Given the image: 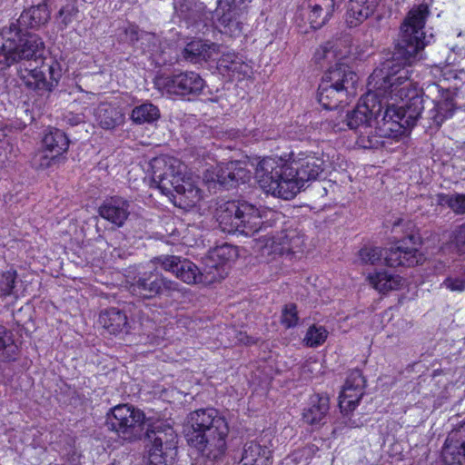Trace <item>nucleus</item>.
<instances>
[{"label": "nucleus", "mask_w": 465, "mask_h": 465, "mask_svg": "<svg viewBox=\"0 0 465 465\" xmlns=\"http://www.w3.org/2000/svg\"><path fill=\"white\" fill-rule=\"evenodd\" d=\"M115 410H116V407L111 408V409H110V411H109V412H110V413H114Z\"/></svg>", "instance_id": "nucleus-56"}, {"label": "nucleus", "mask_w": 465, "mask_h": 465, "mask_svg": "<svg viewBox=\"0 0 465 465\" xmlns=\"http://www.w3.org/2000/svg\"><path fill=\"white\" fill-rule=\"evenodd\" d=\"M307 18L313 29L323 26L331 17L334 9V0H307L305 3Z\"/></svg>", "instance_id": "nucleus-20"}, {"label": "nucleus", "mask_w": 465, "mask_h": 465, "mask_svg": "<svg viewBox=\"0 0 465 465\" xmlns=\"http://www.w3.org/2000/svg\"><path fill=\"white\" fill-rule=\"evenodd\" d=\"M99 213L103 218L106 219L107 221H110L112 223H114L116 220L115 202L114 200H111L109 203H104L99 208Z\"/></svg>", "instance_id": "nucleus-47"}, {"label": "nucleus", "mask_w": 465, "mask_h": 465, "mask_svg": "<svg viewBox=\"0 0 465 465\" xmlns=\"http://www.w3.org/2000/svg\"><path fill=\"white\" fill-rule=\"evenodd\" d=\"M323 164L324 161L315 153H292L289 161L266 157L257 164L255 177L266 193L290 200L306 182L318 178Z\"/></svg>", "instance_id": "nucleus-2"}, {"label": "nucleus", "mask_w": 465, "mask_h": 465, "mask_svg": "<svg viewBox=\"0 0 465 465\" xmlns=\"http://www.w3.org/2000/svg\"><path fill=\"white\" fill-rule=\"evenodd\" d=\"M383 256V251L380 247L364 246L359 251V259L364 264L375 265L381 261Z\"/></svg>", "instance_id": "nucleus-39"}, {"label": "nucleus", "mask_w": 465, "mask_h": 465, "mask_svg": "<svg viewBox=\"0 0 465 465\" xmlns=\"http://www.w3.org/2000/svg\"><path fill=\"white\" fill-rule=\"evenodd\" d=\"M380 100L383 104L382 110L385 108V111L380 114L381 119L379 120L380 124H377L380 132L379 139L381 136L390 135L392 131H397L396 128L400 127V121L405 116V105L395 106L397 103L394 102L390 105L383 98L380 97Z\"/></svg>", "instance_id": "nucleus-21"}, {"label": "nucleus", "mask_w": 465, "mask_h": 465, "mask_svg": "<svg viewBox=\"0 0 465 465\" xmlns=\"http://www.w3.org/2000/svg\"><path fill=\"white\" fill-rule=\"evenodd\" d=\"M380 100L383 104L382 110L385 108V111L380 114L381 119L379 120L380 124H377L380 132L379 139L381 136L390 135L392 131H397L396 128L400 127V121L405 116V105L395 106L397 103L394 102L390 105L383 98L380 97Z\"/></svg>", "instance_id": "nucleus-22"}, {"label": "nucleus", "mask_w": 465, "mask_h": 465, "mask_svg": "<svg viewBox=\"0 0 465 465\" xmlns=\"http://www.w3.org/2000/svg\"><path fill=\"white\" fill-rule=\"evenodd\" d=\"M117 320H118V326L123 322V325L124 327L121 329V331H124L125 334L129 333V331L131 329V324L130 322L127 321V317L125 314H123L121 313L119 311H118V317H117Z\"/></svg>", "instance_id": "nucleus-53"}, {"label": "nucleus", "mask_w": 465, "mask_h": 465, "mask_svg": "<svg viewBox=\"0 0 465 465\" xmlns=\"http://www.w3.org/2000/svg\"><path fill=\"white\" fill-rule=\"evenodd\" d=\"M5 136V134H4V131L2 128H0V140L2 139V137Z\"/></svg>", "instance_id": "nucleus-55"}, {"label": "nucleus", "mask_w": 465, "mask_h": 465, "mask_svg": "<svg viewBox=\"0 0 465 465\" xmlns=\"http://www.w3.org/2000/svg\"><path fill=\"white\" fill-rule=\"evenodd\" d=\"M49 19L50 11L47 5L40 4L24 11L18 19V23L31 28H38L45 25Z\"/></svg>", "instance_id": "nucleus-28"}, {"label": "nucleus", "mask_w": 465, "mask_h": 465, "mask_svg": "<svg viewBox=\"0 0 465 465\" xmlns=\"http://www.w3.org/2000/svg\"><path fill=\"white\" fill-rule=\"evenodd\" d=\"M237 256V248L231 244L224 243L211 250L203 258V264H206L207 270H210L211 272L213 273L216 282L224 278L227 274V263L236 259Z\"/></svg>", "instance_id": "nucleus-18"}, {"label": "nucleus", "mask_w": 465, "mask_h": 465, "mask_svg": "<svg viewBox=\"0 0 465 465\" xmlns=\"http://www.w3.org/2000/svg\"><path fill=\"white\" fill-rule=\"evenodd\" d=\"M416 242L413 235L410 236L408 241L403 240L384 252L385 264L391 267L417 265L421 255L415 247Z\"/></svg>", "instance_id": "nucleus-17"}, {"label": "nucleus", "mask_w": 465, "mask_h": 465, "mask_svg": "<svg viewBox=\"0 0 465 465\" xmlns=\"http://www.w3.org/2000/svg\"><path fill=\"white\" fill-rule=\"evenodd\" d=\"M148 51H153V47L150 45H148Z\"/></svg>", "instance_id": "nucleus-57"}, {"label": "nucleus", "mask_w": 465, "mask_h": 465, "mask_svg": "<svg viewBox=\"0 0 465 465\" xmlns=\"http://www.w3.org/2000/svg\"><path fill=\"white\" fill-rule=\"evenodd\" d=\"M69 139L59 129H52L46 133L42 141V147L64 160V154L69 147Z\"/></svg>", "instance_id": "nucleus-27"}, {"label": "nucleus", "mask_w": 465, "mask_h": 465, "mask_svg": "<svg viewBox=\"0 0 465 465\" xmlns=\"http://www.w3.org/2000/svg\"><path fill=\"white\" fill-rule=\"evenodd\" d=\"M148 465H173L177 455L178 436L163 420L148 425L145 431Z\"/></svg>", "instance_id": "nucleus-7"}, {"label": "nucleus", "mask_w": 465, "mask_h": 465, "mask_svg": "<svg viewBox=\"0 0 465 465\" xmlns=\"http://www.w3.org/2000/svg\"><path fill=\"white\" fill-rule=\"evenodd\" d=\"M258 244L262 255H290L302 251L303 239L295 231L282 232L277 236H262Z\"/></svg>", "instance_id": "nucleus-15"}, {"label": "nucleus", "mask_w": 465, "mask_h": 465, "mask_svg": "<svg viewBox=\"0 0 465 465\" xmlns=\"http://www.w3.org/2000/svg\"><path fill=\"white\" fill-rule=\"evenodd\" d=\"M357 74L346 64H337L324 74L318 88V101L326 109H335L350 90H354Z\"/></svg>", "instance_id": "nucleus-8"}, {"label": "nucleus", "mask_w": 465, "mask_h": 465, "mask_svg": "<svg viewBox=\"0 0 465 465\" xmlns=\"http://www.w3.org/2000/svg\"><path fill=\"white\" fill-rule=\"evenodd\" d=\"M154 262L167 272H173L177 278L188 284L203 282L210 284L215 282V276L207 270L206 264L199 269L195 263L188 259L175 255H162L154 259Z\"/></svg>", "instance_id": "nucleus-11"}, {"label": "nucleus", "mask_w": 465, "mask_h": 465, "mask_svg": "<svg viewBox=\"0 0 465 465\" xmlns=\"http://www.w3.org/2000/svg\"><path fill=\"white\" fill-rule=\"evenodd\" d=\"M124 287L133 295L144 299H151L157 295H171L172 292L179 290V284L171 281L156 270L137 272L135 267H131L124 273Z\"/></svg>", "instance_id": "nucleus-9"}, {"label": "nucleus", "mask_w": 465, "mask_h": 465, "mask_svg": "<svg viewBox=\"0 0 465 465\" xmlns=\"http://www.w3.org/2000/svg\"><path fill=\"white\" fill-rule=\"evenodd\" d=\"M17 273L15 271H8L2 274L0 278V298L3 300L6 297H18L17 290L15 289V280Z\"/></svg>", "instance_id": "nucleus-36"}, {"label": "nucleus", "mask_w": 465, "mask_h": 465, "mask_svg": "<svg viewBox=\"0 0 465 465\" xmlns=\"http://www.w3.org/2000/svg\"><path fill=\"white\" fill-rule=\"evenodd\" d=\"M152 183L173 203L186 208L194 205L201 199V191L183 174V165L173 157L162 155L150 162Z\"/></svg>", "instance_id": "nucleus-4"}, {"label": "nucleus", "mask_w": 465, "mask_h": 465, "mask_svg": "<svg viewBox=\"0 0 465 465\" xmlns=\"http://www.w3.org/2000/svg\"><path fill=\"white\" fill-rule=\"evenodd\" d=\"M216 220L221 230L227 233L252 235L262 224L258 208L245 201H228L216 209Z\"/></svg>", "instance_id": "nucleus-6"}, {"label": "nucleus", "mask_w": 465, "mask_h": 465, "mask_svg": "<svg viewBox=\"0 0 465 465\" xmlns=\"http://www.w3.org/2000/svg\"><path fill=\"white\" fill-rule=\"evenodd\" d=\"M125 34L129 35V38L132 42L141 39L142 41L148 42V44H152L153 46L156 45L157 38L155 35L150 33H142L140 35L138 28L134 25H132L126 29Z\"/></svg>", "instance_id": "nucleus-45"}, {"label": "nucleus", "mask_w": 465, "mask_h": 465, "mask_svg": "<svg viewBox=\"0 0 465 465\" xmlns=\"http://www.w3.org/2000/svg\"><path fill=\"white\" fill-rule=\"evenodd\" d=\"M78 10L74 5H66L59 11V16L62 18L64 26L72 22Z\"/></svg>", "instance_id": "nucleus-50"}, {"label": "nucleus", "mask_w": 465, "mask_h": 465, "mask_svg": "<svg viewBox=\"0 0 465 465\" xmlns=\"http://www.w3.org/2000/svg\"><path fill=\"white\" fill-rule=\"evenodd\" d=\"M350 389L351 390L347 391V393H345V388H343L339 397L340 408L341 411L346 413L353 411L357 407L362 397V395L356 396V391H352L353 388Z\"/></svg>", "instance_id": "nucleus-40"}, {"label": "nucleus", "mask_w": 465, "mask_h": 465, "mask_svg": "<svg viewBox=\"0 0 465 465\" xmlns=\"http://www.w3.org/2000/svg\"><path fill=\"white\" fill-rule=\"evenodd\" d=\"M44 43L36 35H25L15 38L0 37V64L10 66L21 60L35 59L41 56Z\"/></svg>", "instance_id": "nucleus-10"}, {"label": "nucleus", "mask_w": 465, "mask_h": 465, "mask_svg": "<svg viewBox=\"0 0 465 465\" xmlns=\"http://www.w3.org/2000/svg\"><path fill=\"white\" fill-rule=\"evenodd\" d=\"M370 283L380 292H388L391 290H397L402 283V279L399 275L389 274L386 272H379L374 274H370Z\"/></svg>", "instance_id": "nucleus-31"}, {"label": "nucleus", "mask_w": 465, "mask_h": 465, "mask_svg": "<svg viewBox=\"0 0 465 465\" xmlns=\"http://www.w3.org/2000/svg\"><path fill=\"white\" fill-rule=\"evenodd\" d=\"M45 71L48 72L49 78L47 79V84L50 85V91L57 84L60 77H61V70L59 68V64L57 63H53L48 65L46 68L45 67Z\"/></svg>", "instance_id": "nucleus-48"}, {"label": "nucleus", "mask_w": 465, "mask_h": 465, "mask_svg": "<svg viewBox=\"0 0 465 465\" xmlns=\"http://www.w3.org/2000/svg\"><path fill=\"white\" fill-rule=\"evenodd\" d=\"M111 314L114 315V312H104L99 315V324L103 326L104 329L108 330L110 333H114V326L113 322V319L111 318Z\"/></svg>", "instance_id": "nucleus-51"}, {"label": "nucleus", "mask_w": 465, "mask_h": 465, "mask_svg": "<svg viewBox=\"0 0 465 465\" xmlns=\"http://www.w3.org/2000/svg\"><path fill=\"white\" fill-rule=\"evenodd\" d=\"M191 25L194 26L196 32H201L216 17L218 22L225 28L234 23L235 13L232 9L230 0H219L218 6L214 13L206 9L203 3H195L187 8V13L183 15Z\"/></svg>", "instance_id": "nucleus-12"}, {"label": "nucleus", "mask_w": 465, "mask_h": 465, "mask_svg": "<svg viewBox=\"0 0 465 465\" xmlns=\"http://www.w3.org/2000/svg\"><path fill=\"white\" fill-rule=\"evenodd\" d=\"M114 110L113 107H108L105 104H102L98 107L96 112L97 119L99 120L100 125L104 129H113L115 126V119L114 117Z\"/></svg>", "instance_id": "nucleus-42"}, {"label": "nucleus", "mask_w": 465, "mask_h": 465, "mask_svg": "<svg viewBox=\"0 0 465 465\" xmlns=\"http://www.w3.org/2000/svg\"><path fill=\"white\" fill-rule=\"evenodd\" d=\"M430 10L427 5H414L408 13L401 27V36L391 61H386L382 67L374 70L369 77L368 85L380 95L388 94L394 103L420 102V90L410 78V71L405 65H411L419 53L429 44L423 31Z\"/></svg>", "instance_id": "nucleus-1"}, {"label": "nucleus", "mask_w": 465, "mask_h": 465, "mask_svg": "<svg viewBox=\"0 0 465 465\" xmlns=\"http://www.w3.org/2000/svg\"><path fill=\"white\" fill-rule=\"evenodd\" d=\"M160 116V110L152 103H144L134 107L131 114V119L138 124H153Z\"/></svg>", "instance_id": "nucleus-32"}, {"label": "nucleus", "mask_w": 465, "mask_h": 465, "mask_svg": "<svg viewBox=\"0 0 465 465\" xmlns=\"http://www.w3.org/2000/svg\"><path fill=\"white\" fill-rule=\"evenodd\" d=\"M381 0H351L346 14L350 27H355L374 14Z\"/></svg>", "instance_id": "nucleus-24"}, {"label": "nucleus", "mask_w": 465, "mask_h": 465, "mask_svg": "<svg viewBox=\"0 0 465 465\" xmlns=\"http://www.w3.org/2000/svg\"><path fill=\"white\" fill-rule=\"evenodd\" d=\"M247 163L231 161L221 163L212 169H207L203 174V181L207 183H219L229 189L238 183H245L251 179V171Z\"/></svg>", "instance_id": "nucleus-13"}, {"label": "nucleus", "mask_w": 465, "mask_h": 465, "mask_svg": "<svg viewBox=\"0 0 465 465\" xmlns=\"http://www.w3.org/2000/svg\"><path fill=\"white\" fill-rule=\"evenodd\" d=\"M329 409L330 399L327 394H313L303 410L302 420L309 425L320 424L325 419Z\"/></svg>", "instance_id": "nucleus-23"}, {"label": "nucleus", "mask_w": 465, "mask_h": 465, "mask_svg": "<svg viewBox=\"0 0 465 465\" xmlns=\"http://www.w3.org/2000/svg\"><path fill=\"white\" fill-rule=\"evenodd\" d=\"M266 453L260 444L250 441L247 442L242 450L240 465H257V461Z\"/></svg>", "instance_id": "nucleus-34"}, {"label": "nucleus", "mask_w": 465, "mask_h": 465, "mask_svg": "<svg viewBox=\"0 0 465 465\" xmlns=\"http://www.w3.org/2000/svg\"><path fill=\"white\" fill-rule=\"evenodd\" d=\"M44 69L45 66L21 69L20 75L25 84L33 89L50 91V85L47 84V77Z\"/></svg>", "instance_id": "nucleus-29"}, {"label": "nucleus", "mask_w": 465, "mask_h": 465, "mask_svg": "<svg viewBox=\"0 0 465 465\" xmlns=\"http://www.w3.org/2000/svg\"><path fill=\"white\" fill-rule=\"evenodd\" d=\"M438 203L448 206L456 214H465V194L464 193H440Z\"/></svg>", "instance_id": "nucleus-35"}, {"label": "nucleus", "mask_w": 465, "mask_h": 465, "mask_svg": "<svg viewBox=\"0 0 465 465\" xmlns=\"http://www.w3.org/2000/svg\"><path fill=\"white\" fill-rule=\"evenodd\" d=\"M228 434V423L215 409H199L187 417V442L209 460H220L225 455Z\"/></svg>", "instance_id": "nucleus-3"}, {"label": "nucleus", "mask_w": 465, "mask_h": 465, "mask_svg": "<svg viewBox=\"0 0 465 465\" xmlns=\"http://www.w3.org/2000/svg\"><path fill=\"white\" fill-rule=\"evenodd\" d=\"M156 84L163 92L170 95H197L204 87L203 79L196 73L186 71L173 75L161 77Z\"/></svg>", "instance_id": "nucleus-14"}, {"label": "nucleus", "mask_w": 465, "mask_h": 465, "mask_svg": "<svg viewBox=\"0 0 465 465\" xmlns=\"http://www.w3.org/2000/svg\"><path fill=\"white\" fill-rule=\"evenodd\" d=\"M236 341L238 343L250 344L252 342V338L249 337L245 332L240 331L236 337Z\"/></svg>", "instance_id": "nucleus-54"}, {"label": "nucleus", "mask_w": 465, "mask_h": 465, "mask_svg": "<svg viewBox=\"0 0 465 465\" xmlns=\"http://www.w3.org/2000/svg\"><path fill=\"white\" fill-rule=\"evenodd\" d=\"M451 107L452 104L448 101L439 103L435 106V114L431 117L437 125H441L446 119L452 115L453 111Z\"/></svg>", "instance_id": "nucleus-43"}, {"label": "nucleus", "mask_w": 465, "mask_h": 465, "mask_svg": "<svg viewBox=\"0 0 465 465\" xmlns=\"http://www.w3.org/2000/svg\"><path fill=\"white\" fill-rule=\"evenodd\" d=\"M453 242L459 251L465 253V223L453 231Z\"/></svg>", "instance_id": "nucleus-49"}, {"label": "nucleus", "mask_w": 465, "mask_h": 465, "mask_svg": "<svg viewBox=\"0 0 465 465\" xmlns=\"http://www.w3.org/2000/svg\"><path fill=\"white\" fill-rule=\"evenodd\" d=\"M328 337V331L323 326H311L303 339L305 344L309 347H318L322 345Z\"/></svg>", "instance_id": "nucleus-38"}, {"label": "nucleus", "mask_w": 465, "mask_h": 465, "mask_svg": "<svg viewBox=\"0 0 465 465\" xmlns=\"http://www.w3.org/2000/svg\"><path fill=\"white\" fill-rule=\"evenodd\" d=\"M299 317L297 307L293 303L285 305L282 312V323L286 328H292L298 324Z\"/></svg>", "instance_id": "nucleus-44"}, {"label": "nucleus", "mask_w": 465, "mask_h": 465, "mask_svg": "<svg viewBox=\"0 0 465 465\" xmlns=\"http://www.w3.org/2000/svg\"><path fill=\"white\" fill-rule=\"evenodd\" d=\"M247 67L242 60L233 53H226L218 61V68L223 73H228L233 77L236 74L245 73L243 68Z\"/></svg>", "instance_id": "nucleus-33"}, {"label": "nucleus", "mask_w": 465, "mask_h": 465, "mask_svg": "<svg viewBox=\"0 0 465 465\" xmlns=\"http://www.w3.org/2000/svg\"><path fill=\"white\" fill-rule=\"evenodd\" d=\"M442 285L451 292H461L465 291V273L459 276L447 277Z\"/></svg>", "instance_id": "nucleus-46"}, {"label": "nucleus", "mask_w": 465, "mask_h": 465, "mask_svg": "<svg viewBox=\"0 0 465 465\" xmlns=\"http://www.w3.org/2000/svg\"><path fill=\"white\" fill-rule=\"evenodd\" d=\"M442 457L448 465H465V424L447 438Z\"/></svg>", "instance_id": "nucleus-19"}, {"label": "nucleus", "mask_w": 465, "mask_h": 465, "mask_svg": "<svg viewBox=\"0 0 465 465\" xmlns=\"http://www.w3.org/2000/svg\"><path fill=\"white\" fill-rule=\"evenodd\" d=\"M144 415L128 404H118V439L133 441L142 435Z\"/></svg>", "instance_id": "nucleus-16"}, {"label": "nucleus", "mask_w": 465, "mask_h": 465, "mask_svg": "<svg viewBox=\"0 0 465 465\" xmlns=\"http://www.w3.org/2000/svg\"><path fill=\"white\" fill-rule=\"evenodd\" d=\"M350 53V48L343 45L342 42L335 44L327 43L316 50L314 60L317 64H321L323 61L331 62V60H337L336 65L337 64H344L341 61L346 59Z\"/></svg>", "instance_id": "nucleus-26"}, {"label": "nucleus", "mask_w": 465, "mask_h": 465, "mask_svg": "<svg viewBox=\"0 0 465 465\" xmlns=\"http://www.w3.org/2000/svg\"><path fill=\"white\" fill-rule=\"evenodd\" d=\"M63 160L42 147L33 157L32 163L35 169L45 170L59 164Z\"/></svg>", "instance_id": "nucleus-37"}, {"label": "nucleus", "mask_w": 465, "mask_h": 465, "mask_svg": "<svg viewBox=\"0 0 465 465\" xmlns=\"http://www.w3.org/2000/svg\"><path fill=\"white\" fill-rule=\"evenodd\" d=\"M218 46L213 43L193 40L188 43L183 51V57L193 64L206 62L217 53Z\"/></svg>", "instance_id": "nucleus-25"}, {"label": "nucleus", "mask_w": 465, "mask_h": 465, "mask_svg": "<svg viewBox=\"0 0 465 465\" xmlns=\"http://www.w3.org/2000/svg\"><path fill=\"white\" fill-rule=\"evenodd\" d=\"M382 102L380 94L371 89L361 97L357 105L347 114L340 115L335 120L327 119V124L335 132L344 130L347 126L358 133L356 143L363 149H374L381 145V141L371 128V123L380 124L379 117L382 112Z\"/></svg>", "instance_id": "nucleus-5"}, {"label": "nucleus", "mask_w": 465, "mask_h": 465, "mask_svg": "<svg viewBox=\"0 0 465 465\" xmlns=\"http://www.w3.org/2000/svg\"><path fill=\"white\" fill-rule=\"evenodd\" d=\"M18 346L14 340L13 332L0 325V361H10L16 359Z\"/></svg>", "instance_id": "nucleus-30"}, {"label": "nucleus", "mask_w": 465, "mask_h": 465, "mask_svg": "<svg viewBox=\"0 0 465 465\" xmlns=\"http://www.w3.org/2000/svg\"><path fill=\"white\" fill-rule=\"evenodd\" d=\"M365 386V380L361 374V371L359 370L351 371L344 383L343 388H345V393L347 391L351 390L350 388H353L352 391H356L357 395H363V388Z\"/></svg>", "instance_id": "nucleus-41"}, {"label": "nucleus", "mask_w": 465, "mask_h": 465, "mask_svg": "<svg viewBox=\"0 0 465 465\" xmlns=\"http://www.w3.org/2000/svg\"><path fill=\"white\" fill-rule=\"evenodd\" d=\"M129 203L125 201H124L120 206V203H118V227H121L123 225V223L121 219H128V216L130 215V212L128 211Z\"/></svg>", "instance_id": "nucleus-52"}]
</instances>
